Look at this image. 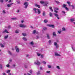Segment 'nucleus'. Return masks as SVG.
I'll return each mask as SVG.
<instances>
[{
	"label": "nucleus",
	"mask_w": 75,
	"mask_h": 75,
	"mask_svg": "<svg viewBox=\"0 0 75 75\" xmlns=\"http://www.w3.org/2000/svg\"><path fill=\"white\" fill-rule=\"evenodd\" d=\"M25 63L24 64V65H25V68H27V65H25Z\"/></svg>",
	"instance_id": "c03bdc74"
},
{
	"label": "nucleus",
	"mask_w": 75,
	"mask_h": 75,
	"mask_svg": "<svg viewBox=\"0 0 75 75\" xmlns=\"http://www.w3.org/2000/svg\"><path fill=\"white\" fill-rule=\"evenodd\" d=\"M47 26H48V27H52V28H54V25H50L48 24L47 25Z\"/></svg>",
	"instance_id": "20e7f679"
},
{
	"label": "nucleus",
	"mask_w": 75,
	"mask_h": 75,
	"mask_svg": "<svg viewBox=\"0 0 75 75\" xmlns=\"http://www.w3.org/2000/svg\"><path fill=\"white\" fill-rule=\"evenodd\" d=\"M33 11H35V13H37V12L38 11V10H37V9H36V8H34L33 9Z\"/></svg>",
	"instance_id": "1a4fd4ad"
},
{
	"label": "nucleus",
	"mask_w": 75,
	"mask_h": 75,
	"mask_svg": "<svg viewBox=\"0 0 75 75\" xmlns=\"http://www.w3.org/2000/svg\"><path fill=\"white\" fill-rule=\"evenodd\" d=\"M44 2L42 1H41L40 2V3H41V4H44Z\"/></svg>",
	"instance_id": "37998d69"
},
{
	"label": "nucleus",
	"mask_w": 75,
	"mask_h": 75,
	"mask_svg": "<svg viewBox=\"0 0 75 75\" xmlns=\"http://www.w3.org/2000/svg\"><path fill=\"white\" fill-rule=\"evenodd\" d=\"M15 49L16 50V51L17 52H19V51H20V49L18 48V47L16 46L15 47Z\"/></svg>",
	"instance_id": "7ed1b4c3"
},
{
	"label": "nucleus",
	"mask_w": 75,
	"mask_h": 75,
	"mask_svg": "<svg viewBox=\"0 0 75 75\" xmlns=\"http://www.w3.org/2000/svg\"><path fill=\"white\" fill-rule=\"evenodd\" d=\"M54 12H55V13H58V11H57L56 10H54Z\"/></svg>",
	"instance_id": "13d9d810"
},
{
	"label": "nucleus",
	"mask_w": 75,
	"mask_h": 75,
	"mask_svg": "<svg viewBox=\"0 0 75 75\" xmlns=\"http://www.w3.org/2000/svg\"><path fill=\"white\" fill-rule=\"evenodd\" d=\"M65 8L67 10V11H68V10H69L68 8L67 7H65Z\"/></svg>",
	"instance_id": "09e8293b"
},
{
	"label": "nucleus",
	"mask_w": 75,
	"mask_h": 75,
	"mask_svg": "<svg viewBox=\"0 0 75 75\" xmlns=\"http://www.w3.org/2000/svg\"><path fill=\"white\" fill-rule=\"evenodd\" d=\"M8 53L10 55H11V54H12L11 53V52L10 51H8Z\"/></svg>",
	"instance_id": "473e14b6"
},
{
	"label": "nucleus",
	"mask_w": 75,
	"mask_h": 75,
	"mask_svg": "<svg viewBox=\"0 0 75 75\" xmlns=\"http://www.w3.org/2000/svg\"><path fill=\"white\" fill-rule=\"evenodd\" d=\"M6 67L8 68H9V67H10V65L9 64H7L6 65Z\"/></svg>",
	"instance_id": "5fc2aeb1"
},
{
	"label": "nucleus",
	"mask_w": 75,
	"mask_h": 75,
	"mask_svg": "<svg viewBox=\"0 0 75 75\" xmlns=\"http://www.w3.org/2000/svg\"><path fill=\"white\" fill-rule=\"evenodd\" d=\"M40 71H38L37 72V75H40Z\"/></svg>",
	"instance_id": "a878e982"
},
{
	"label": "nucleus",
	"mask_w": 75,
	"mask_h": 75,
	"mask_svg": "<svg viewBox=\"0 0 75 75\" xmlns=\"http://www.w3.org/2000/svg\"><path fill=\"white\" fill-rule=\"evenodd\" d=\"M38 10V14H40V13H41V11H40V10L38 9H37Z\"/></svg>",
	"instance_id": "6ab92c4d"
},
{
	"label": "nucleus",
	"mask_w": 75,
	"mask_h": 75,
	"mask_svg": "<svg viewBox=\"0 0 75 75\" xmlns=\"http://www.w3.org/2000/svg\"><path fill=\"white\" fill-rule=\"evenodd\" d=\"M23 40H24V41H27V38H22Z\"/></svg>",
	"instance_id": "a211bd4d"
},
{
	"label": "nucleus",
	"mask_w": 75,
	"mask_h": 75,
	"mask_svg": "<svg viewBox=\"0 0 75 75\" xmlns=\"http://www.w3.org/2000/svg\"><path fill=\"white\" fill-rule=\"evenodd\" d=\"M16 2L18 3V4H20V0H16Z\"/></svg>",
	"instance_id": "cd10ccee"
},
{
	"label": "nucleus",
	"mask_w": 75,
	"mask_h": 75,
	"mask_svg": "<svg viewBox=\"0 0 75 75\" xmlns=\"http://www.w3.org/2000/svg\"><path fill=\"white\" fill-rule=\"evenodd\" d=\"M54 46L56 47V48H58L59 47L57 43L56 42H54Z\"/></svg>",
	"instance_id": "39448f33"
},
{
	"label": "nucleus",
	"mask_w": 75,
	"mask_h": 75,
	"mask_svg": "<svg viewBox=\"0 0 75 75\" xmlns=\"http://www.w3.org/2000/svg\"><path fill=\"white\" fill-rule=\"evenodd\" d=\"M55 56H57V57H58V56L60 57V56H61V55L58 54L57 52H55Z\"/></svg>",
	"instance_id": "6e6552de"
},
{
	"label": "nucleus",
	"mask_w": 75,
	"mask_h": 75,
	"mask_svg": "<svg viewBox=\"0 0 75 75\" xmlns=\"http://www.w3.org/2000/svg\"><path fill=\"white\" fill-rule=\"evenodd\" d=\"M41 57L42 58H44V56H43V55H41Z\"/></svg>",
	"instance_id": "680f3d73"
},
{
	"label": "nucleus",
	"mask_w": 75,
	"mask_h": 75,
	"mask_svg": "<svg viewBox=\"0 0 75 75\" xmlns=\"http://www.w3.org/2000/svg\"><path fill=\"white\" fill-rule=\"evenodd\" d=\"M49 44H51V40H50L49 41Z\"/></svg>",
	"instance_id": "79ce46f5"
},
{
	"label": "nucleus",
	"mask_w": 75,
	"mask_h": 75,
	"mask_svg": "<svg viewBox=\"0 0 75 75\" xmlns=\"http://www.w3.org/2000/svg\"><path fill=\"white\" fill-rule=\"evenodd\" d=\"M8 37V35H7V36H5L4 37V39H7Z\"/></svg>",
	"instance_id": "4be33fe9"
},
{
	"label": "nucleus",
	"mask_w": 75,
	"mask_h": 75,
	"mask_svg": "<svg viewBox=\"0 0 75 75\" xmlns=\"http://www.w3.org/2000/svg\"><path fill=\"white\" fill-rule=\"evenodd\" d=\"M42 14L43 16H45V11L43 12Z\"/></svg>",
	"instance_id": "aec40b11"
},
{
	"label": "nucleus",
	"mask_w": 75,
	"mask_h": 75,
	"mask_svg": "<svg viewBox=\"0 0 75 75\" xmlns=\"http://www.w3.org/2000/svg\"><path fill=\"white\" fill-rule=\"evenodd\" d=\"M40 63L38 60L37 61V62H35V64L38 65H40Z\"/></svg>",
	"instance_id": "0eeeda50"
},
{
	"label": "nucleus",
	"mask_w": 75,
	"mask_h": 75,
	"mask_svg": "<svg viewBox=\"0 0 75 75\" xmlns=\"http://www.w3.org/2000/svg\"><path fill=\"white\" fill-rule=\"evenodd\" d=\"M15 33L18 34V33H19V32L18 31V30H16L15 31Z\"/></svg>",
	"instance_id": "2f4dec72"
},
{
	"label": "nucleus",
	"mask_w": 75,
	"mask_h": 75,
	"mask_svg": "<svg viewBox=\"0 0 75 75\" xmlns=\"http://www.w3.org/2000/svg\"><path fill=\"white\" fill-rule=\"evenodd\" d=\"M7 6L8 7H11V6L9 4H8L7 5Z\"/></svg>",
	"instance_id": "e433bc0d"
},
{
	"label": "nucleus",
	"mask_w": 75,
	"mask_h": 75,
	"mask_svg": "<svg viewBox=\"0 0 75 75\" xmlns=\"http://www.w3.org/2000/svg\"><path fill=\"white\" fill-rule=\"evenodd\" d=\"M53 14L56 17H57L59 16V15H58V14L56 13H54Z\"/></svg>",
	"instance_id": "ddd939ff"
},
{
	"label": "nucleus",
	"mask_w": 75,
	"mask_h": 75,
	"mask_svg": "<svg viewBox=\"0 0 75 75\" xmlns=\"http://www.w3.org/2000/svg\"><path fill=\"white\" fill-rule=\"evenodd\" d=\"M71 22H74V21H75V20L74 18H71L70 19Z\"/></svg>",
	"instance_id": "9b49d317"
},
{
	"label": "nucleus",
	"mask_w": 75,
	"mask_h": 75,
	"mask_svg": "<svg viewBox=\"0 0 75 75\" xmlns=\"http://www.w3.org/2000/svg\"><path fill=\"white\" fill-rule=\"evenodd\" d=\"M44 22L45 23H47L48 22V21L47 19H45L44 20Z\"/></svg>",
	"instance_id": "dca6fc26"
},
{
	"label": "nucleus",
	"mask_w": 75,
	"mask_h": 75,
	"mask_svg": "<svg viewBox=\"0 0 75 75\" xmlns=\"http://www.w3.org/2000/svg\"><path fill=\"white\" fill-rule=\"evenodd\" d=\"M10 72V70H8L7 72L6 73H9Z\"/></svg>",
	"instance_id": "052dcab7"
},
{
	"label": "nucleus",
	"mask_w": 75,
	"mask_h": 75,
	"mask_svg": "<svg viewBox=\"0 0 75 75\" xmlns=\"http://www.w3.org/2000/svg\"><path fill=\"white\" fill-rule=\"evenodd\" d=\"M11 20H17V18H11Z\"/></svg>",
	"instance_id": "5701e85b"
},
{
	"label": "nucleus",
	"mask_w": 75,
	"mask_h": 75,
	"mask_svg": "<svg viewBox=\"0 0 75 75\" xmlns=\"http://www.w3.org/2000/svg\"><path fill=\"white\" fill-rule=\"evenodd\" d=\"M2 74L3 75H6V73H3Z\"/></svg>",
	"instance_id": "774afa93"
},
{
	"label": "nucleus",
	"mask_w": 75,
	"mask_h": 75,
	"mask_svg": "<svg viewBox=\"0 0 75 75\" xmlns=\"http://www.w3.org/2000/svg\"><path fill=\"white\" fill-rule=\"evenodd\" d=\"M49 9H50V10H51L52 11H53V10L52 9V7H50Z\"/></svg>",
	"instance_id": "4c0bfd02"
},
{
	"label": "nucleus",
	"mask_w": 75,
	"mask_h": 75,
	"mask_svg": "<svg viewBox=\"0 0 75 75\" xmlns=\"http://www.w3.org/2000/svg\"><path fill=\"white\" fill-rule=\"evenodd\" d=\"M42 62H43V64H44L45 65V64H46V62H45L44 61H43Z\"/></svg>",
	"instance_id": "603ef678"
},
{
	"label": "nucleus",
	"mask_w": 75,
	"mask_h": 75,
	"mask_svg": "<svg viewBox=\"0 0 75 75\" xmlns=\"http://www.w3.org/2000/svg\"><path fill=\"white\" fill-rule=\"evenodd\" d=\"M22 34L23 36H24V37L26 36V33H22Z\"/></svg>",
	"instance_id": "393cba45"
},
{
	"label": "nucleus",
	"mask_w": 75,
	"mask_h": 75,
	"mask_svg": "<svg viewBox=\"0 0 75 75\" xmlns=\"http://www.w3.org/2000/svg\"><path fill=\"white\" fill-rule=\"evenodd\" d=\"M0 69H3V65H2L1 64H0Z\"/></svg>",
	"instance_id": "2eb2a0df"
},
{
	"label": "nucleus",
	"mask_w": 75,
	"mask_h": 75,
	"mask_svg": "<svg viewBox=\"0 0 75 75\" xmlns=\"http://www.w3.org/2000/svg\"><path fill=\"white\" fill-rule=\"evenodd\" d=\"M4 33H9V32H8V31H7V30L6 29H5L4 31L3 32L2 34H4Z\"/></svg>",
	"instance_id": "9d476101"
},
{
	"label": "nucleus",
	"mask_w": 75,
	"mask_h": 75,
	"mask_svg": "<svg viewBox=\"0 0 75 75\" xmlns=\"http://www.w3.org/2000/svg\"><path fill=\"white\" fill-rule=\"evenodd\" d=\"M56 68H57V69H60V68L59 67V66H57Z\"/></svg>",
	"instance_id": "c85d7f7f"
},
{
	"label": "nucleus",
	"mask_w": 75,
	"mask_h": 75,
	"mask_svg": "<svg viewBox=\"0 0 75 75\" xmlns=\"http://www.w3.org/2000/svg\"><path fill=\"white\" fill-rule=\"evenodd\" d=\"M53 36H55V37H56L57 36V35H56V33H55V32H53Z\"/></svg>",
	"instance_id": "f3484780"
},
{
	"label": "nucleus",
	"mask_w": 75,
	"mask_h": 75,
	"mask_svg": "<svg viewBox=\"0 0 75 75\" xmlns=\"http://www.w3.org/2000/svg\"><path fill=\"white\" fill-rule=\"evenodd\" d=\"M47 37L48 39H50V37L48 34H47Z\"/></svg>",
	"instance_id": "412c9836"
},
{
	"label": "nucleus",
	"mask_w": 75,
	"mask_h": 75,
	"mask_svg": "<svg viewBox=\"0 0 75 75\" xmlns=\"http://www.w3.org/2000/svg\"><path fill=\"white\" fill-rule=\"evenodd\" d=\"M62 12L63 13H64V14H65V11H62Z\"/></svg>",
	"instance_id": "0e129e2a"
},
{
	"label": "nucleus",
	"mask_w": 75,
	"mask_h": 75,
	"mask_svg": "<svg viewBox=\"0 0 75 75\" xmlns=\"http://www.w3.org/2000/svg\"><path fill=\"white\" fill-rule=\"evenodd\" d=\"M35 7H37L38 8H40V6L39 5H38L37 4H35Z\"/></svg>",
	"instance_id": "4468645a"
},
{
	"label": "nucleus",
	"mask_w": 75,
	"mask_h": 75,
	"mask_svg": "<svg viewBox=\"0 0 75 75\" xmlns=\"http://www.w3.org/2000/svg\"><path fill=\"white\" fill-rule=\"evenodd\" d=\"M11 0H10L8 1L9 3H11Z\"/></svg>",
	"instance_id": "338daca9"
},
{
	"label": "nucleus",
	"mask_w": 75,
	"mask_h": 75,
	"mask_svg": "<svg viewBox=\"0 0 75 75\" xmlns=\"http://www.w3.org/2000/svg\"><path fill=\"white\" fill-rule=\"evenodd\" d=\"M71 6H72V9H74V8H75V6H74L72 5Z\"/></svg>",
	"instance_id": "3c124183"
},
{
	"label": "nucleus",
	"mask_w": 75,
	"mask_h": 75,
	"mask_svg": "<svg viewBox=\"0 0 75 75\" xmlns=\"http://www.w3.org/2000/svg\"><path fill=\"white\" fill-rule=\"evenodd\" d=\"M30 44H31V45L33 46L34 45V42H31L30 43Z\"/></svg>",
	"instance_id": "bb28decb"
},
{
	"label": "nucleus",
	"mask_w": 75,
	"mask_h": 75,
	"mask_svg": "<svg viewBox=\"0 0 75 75\" xmlns=\"http://www.w3.org/2000/svg\"><path fill=\"white\" fill-rule=\"evenodd\" d=\"M4 1V0H0V2H1V3H3Z\"/></svg>",
	"instance_id": "8fccbe9b"
},
{
	"label": "nucleus",
	"mask_w": 75,
	"mask_h": 75,
	"mask_svg": "<svg viewBox=\"0 0 75 75\" xmlns=\"http://www.w3.org/2000/svg\"><path fill=\"white\" fill-rule=\"evenodd\" d=\"M3 12L4 13V14H5V13H6V12H5V11L4 10L3 11Z\"/></svg>",
	"instance_id": "69168bd1"
},
{
	"label": "nucleus",
	"mask_w": 75,
	"mask_h": 75,
	"mask_svg": "<svg viewBox=\"0 0 75 75\" xmlns=\"http://www.w3.org/2000/svg\"><path fill=\"white\" fill-rule=\"evenodd\" d=\"M37 55L38 56H40L41 55V54H40L38 53H37Z\"/></svg>",
	"instance_id": "72a5a7b5"
},
{
	"label": "nucleus",
	"mask_w": 75,
	"mask_h": 75,
	"mask_svg": "<svg viewBox=\"0 0 75 75\" xmlns=\"http://www.w3.org/2000/svg\"><path fill=\"white\" fill-rule=\"evenodd\" d=\"M55 2L57 4H59V2L57 1H55Z\"/></svg>",
	"instance_id": "a19ab883"
},
{
	"label": "nucleus",
	"mask_w": 75,
	"mask_h": 75,
	"mask_svg": "<svg viewBox=\"0 0 75 75\" xmlns=\"http://www.w3.org/2000/svg\"><path fill=\"white\" fill-rule=\"evenodd\" d=\"M62 31H61V30H58L57 31V33H59V34H60L61 33V32Z\"/></svg>",
	"instance_id": "b1692460"
},
{
	"label": "nucleus",
	"mask_w": 75,
	"mask_h": 75,
	"mask_svg": "<svg viewBox=\"0 0 75 75\" xmlns=\"http://www.w3.org/2000/svg\"><path fill=\"white\" fill-rule=\"evenodd\" d=\"M51 72L50 71H46V73H47V74H49V73H50Z\"/></svg>",
	"instance_id": "864d4df0"
},
{
	"label": "nucleus",
	"mask_w": 75,
	"mask_h": 75,
	"mask_svg": "<svg viewBox=\"0 0 75 75\" xmlns=\"http://www.w3.org/2000/svg\"><path fill=\"white\" fill-rule=\"evenodd\" d=\"M36 33V30H34L33 32V34H35Z\"/></svg>",
	"instance_id": "49530a36"
},
{
	"label": "nucleus",
	"mask_w": 75,
	"mask_h": 75,
	"mask_svg": "<svg viewBox=\"0 0 75 75\" xmlns=\"http://www.w3.org/2000/svg\"><path fill=\"white\" fill-rule=\"evenodd\" d=\"M19 27L22 28H25L27 27V25H24L23 24H21L20 25Z\"/></svg>",
	"instance_id": "f03ea898"
},
{
	"label": "nucleus",
	"mask_w": 75,
	"mask_h": 75,
	"mask_svg": "<svg viewBox=\"0 0 75 75\" xmlns=\"http://www.w3.org/2000/svg\"><path fill=\"white\" fill-rule=\"evenodd\" d=\"M66 6H67V5H65V4H64L63 5V7L64 8H65V7H66Z\"/></svg>",
	"instance_id": "7c9ffc66"
},
{
	"label": "nucleus",
	"mask_w": 75,
	"mask_h": 75,
	"mask_svg": "<svg viewBox=\"0 0 75 75\" xmlns=\"http://www.w3.org/2000/svg\"><path fill=\"white\" fill-rule=\"evenodd\" d=\"M11 28V26L8 25V29H10Z\"/></svg>",
	"instance_id": "f704fd0d"
},
{
	"label": "nucleus",
	"mask_w": 75,
	"mask_h": 75,
	"mask_svg": "<svg viewBox=\"0 0 75 75\" xmlns=\"http://www.w3.org/2000/svg\"><path fill=\"white\" fill-rule=\"evenodd\" d=\"M50 17H52V13L51 12L50 13Z\"/></svg>",
	"instance_id": "c9c22d12"
},
{
	"label": "nucleus",
	"mask_w": 75,
	"mask_h": 75,
	"mask_svg": "<svg viewBox=\"0 0 75 75\" xmlns=\"http://www.w3.org/2000/svg\"><path fill=\"white\" fill-rule=\"evenodd\" d=\"M48 67L49 68H51V66L50 65H47Z\"/></svg>",
	"instance_id": "58836bf2"
},
{
	"label": "nucleus",
	"mask_w": 75,
	"mask_h": 75,
	"mask_svg": "<svg viewBox=\"0 0 75 75\" xmlns=\"http://www.w3.org/2000/svg\"><path fill=\"white\" fill-rule=\"evenodd\" d=\"M71 48H72V50H73V51H75V48H74L73 47H72V46L71 47Z\"/></svg>",
	"instance_id": "a18cd8bd"
},
{
	"label": "nucleus",
	"mask_w": 75,
	"mask_h": 75,
	"mask_svg": "<svg viewBox=\"0 0 75 75\" xmlns=\"http://www.w3.org/2000/svg\"><path fill=\"white\" fill-rule=\"evenodd\" d=\"M29 72L30 73V74H32V73L33 72V71L31 70L29 71Z\"/></svg>",
	"instance_id": "de8ad7c7"
},
{
	"label": "nucleus",
	"mask_w": 75,
	"mask_h": 75,
	"mask_svg": "<svg viewBox=\"0 0 75 75\" xmlns=\"http://www.w3.org/2000/svg\"><path fill=\"white\" fill-rule=\"evenodd\" d=\"M36 37H37L36 39H38V38H40V37H39V36H37Z\"/></svg>",
	"instance_id": "bf43d9fd"
},
{
	"label": "nucleus",
	"mask_w": 75,
	"mask_h": 75,
	"mask_svg": "<svg viewBox=\"0 0 75 75\" xmlns=\"http://www.w3.org/2000/svg\"><path fill=\"white\" fill-rule=\"evenodd\" d=\"M62 31H65V28H63L62 29Z\"/></svg>",
	"instance_id": "6e6d98bb"
},
{
	"label": "nucleus",
	"mask_w": 75,
	"mask_h": 75,
	"mask_svg": "<svg viewBox=\"0 0 75 75\" xmlns=\"http://www.w3.org/2000/svg\"><path fill=\"white\" fill-rule=\"evenodd\" d=\"M67 4H71V2H70L67 1Z\"/></svg>",
	"instance_id": "e2e57ef3"
},
{
	"label": "nucleus",
	"mask_w": 75,
	"mask_h": 75,
	"mask_svg": "<svg viewBox=\"0 0 75 75\" xmlns=\"http://www.w3.org/2000/svg\"><path fill=\"white\" fill-rule=\"evenodd\" d=\"M44 30H45V31H46V30H47V28H43Z\"/></svg>",
	"instance_id": "ea45409f"
},
{
	"label": "nucleus",
	"mask_w": 75,
	"mask_h": 75,
	"mask_svg": "<svg viewBox=\"0 0 75 75\" xmlns=\"http://www.w3.org/2000/svg\"><path fill=\"white\" fill-rule=\"evenodd\" d=\"M13 61L12 60V59H10L9 61V62H11Z\"/></svg>",
	"instance_id": "4d7b16f0"
},
{
	"label": "nucleus",
	"mask_w": 75,
	"mask_h": 75,
	"mask_svg": "<svg viewBox=\"0 0 75 75\" xmlns=\"http://www.w3.org/2000/svg\"><path fill=\"white\" fill-rule=\"evenodd\" d=\"M48 4V2L47 1H45L44 4V6H47V4Z\"/></svg>",
	"instance_id": "f8f14e48"
},
{
	"label": "nucleus",
	"mask_w": 75,
	"mask_h": 75,
	"mask_svg": "<svg viewBox=\"0 0 75 75\" xmlns=\"http://www.w3.org/2000/svg\"><path fill=\"white\" fill-rule=\"evenodd\" d=\"M16 65L15 64H13L11 66L12 68H13V67H16Z\"/></svg>",
	"instance_id": "c756f323"
},
{
	"label": "nucleus",
	"mask_w": 75,
	"mask_h": 75,
	"mask_svg": "<svg viewBox=\"0 0 75 75\" xmlns=\"http://www.w3.org/2000/svg\"><path fill=\"white\" fill-rule=\"evenodd\" d=\"M29 4V3L28 2H25L24 3V5L25 6L24 7L25 8H27V7H28V6Z\"/></svg>",
	"instance_id": "f257e3e1"
},
{
	"label": "nucleus",
	"mask_w": 75,
	"mask_h": 75,
	"mask_svg": "<svg viewBox=\"0 0 75 75\" xmlns=\"http://www.w3.org/2000/svg\"><path fill=\"white\" fill-rule=\"evenodd\" d=\"M4 44H5V43L4 42L3 44L1 43H0V45L1 47H2V48H4Z\"/></svg>",
	"instance_id": "423d86ee"
}]
</instances>
